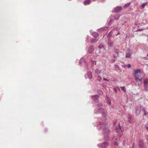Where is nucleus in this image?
Wrapping results in <instances>:
<instances>
[{
	"mask_svg": "<svg viewBox=\"0 0 148 148\" xmlns=\"http://www.w3.org/2000/svg\"><path fill=\"white\" fill-rule=\"evenodd\" d=\"M103 123L101 121H99V125L97 126V128L99 131L102 130L104 134V140L108 141L110 139L109 134L110 133V130L107 126L105 124L103 125Z\"/></svg>",
	"mask_w": 148,
	"mask_h": 148,
	"instance_id": "1",
	"label": "nucleus"
},
{
	"mask_svg": "<svg viewBox=\"0 0 148 148\" xmlns=\"http://www.w3.org/2000/svg\"><path fill=\"white\" fill-rule=\"evenodd\" d=\"M94 112L96 114L101 113L102 116L105 118L107 116V113L105 112L104 109L102 108H95L94 110Z\"/></svg>",
	"mask_w": 148,
	"mask_h": 148,
	"instance_id": "2",
	"label": "nucleus"
},
{
	"mask_svg": "<svg viewBox=\"0 0 148 148\" xmlns=\"http://www.w3.org/2000/svg\"><path fill=\"white\" fill-rule=\"evenodd\" d=\"M134 75L136 81H139L141 82L142 80V79H139V77H140L141 75L140 71L138 69L135 70Z\"/></svg>",
	"mask_w": 148,
	"mask_h": 148,
	"instance_id": "3",
	"label": "nucleus"
},
{
	"mask_svg": "<svg viewBox=\"0 0 148 148\" xmlns=\"http://www.w3.org/2000/svg\"><path fill=\"white\" fill-rule=\"evenodd\" d=\"M119 15L116 14L115 15H111L109 17L110 21L108 23V25H110L113 22V21L114 20H118L119 19Z\"/></svg>",
	"mask_w": 148,
	"mask_h": 148,
	"instance_id": "4",
	"label": "nucleus"
},
{
	"mask_svg": "<svg viewBox=\"0 0 148 148\" xmlns=\"http://www.w3.org/2000/svg\"><path fill=\"white\" fill-rule=\"evenodd\" d=\"M109 145V143L108 141H105L102 143L98 144V146L99 148H106Z\"/></svg>",
	"mask_w": 148,
	"mask_h": 148,
	"instance_id": "5",
	"label": "nucleus"
},
{
	"mask_svg": "<svg viewBox=\"0 0 148 148\" xmlns=\"http://www.w3.org/2000/svg\"><path fill=\"white\" fill-rule=\"evenodd\" d=\"M143 86L145 90L148 91V79L145 78L144 79Z\"/></svg>",
	"mask_w": 148,
	"mask_h": 148,
	"instance_id": "6",
	"label": "nucleus"
},
{
	"mask_svg": "<svg viewBox=\"0 0 148 148\" xmlns=\"http://www.w3.org/2000/svg\"><path fill=\"white\" fill-rule=\"evenodd\" d=\"M99 96L97 95L91 96V98L92 100L96 103H97L98 102Z\"/></svg>",
	"mask_w": 148,
	"mask_h": 148,
	"instance_id": "7",
	"label": "nucleus"
},
{
	"mask_svg": "<svg viewBox=\"0 0 148 148\" xmlns=\"http://www.w3.org/2000/svg\"><path fill=\"white\" fill-rule=\"evenodd\" d=\"M141 107H137L136 108V113L137 116H138L140 113Z\"/></svg>",
	"mask_w": 148,
	"mask_h": 148,
	"instance_id": "8",
	"label": "nucleus"
},
{
	"mask_svg": "<svg viewBox=\"0 0 148 148\" xmlns=\"http://www.w3.org/2000/svg\"><path fill=\"white\" fill-rule=\"evenodd\" d=\"M139 148H144V143L143 141L141 140L139 141Z\"/></svg>",
	"mask_w": 148,
	"mask_h": 148,
	"instance_id": "9",
	"label": "nucleus"
},
{
	"mask_svg": "<svg viewBox=\"0 0 148 148\" xmlns=\"http://www.w3.org/2000/svg\"><path fill=\"white\" fill-rule=\"evenodd\" d=\"M94 51V46L91 45L90 46L88 50V52L90 53H91L93 52Z\"/></svg>",
	"mask_w": 148,
	"mask_h": 148,
	"instance_id": "10",
	"label": "nucleus"
},
{
	"mask_svg": "<svg viewBox=\"0 0 148 148\" xmlns=\"http://www.w3.org/2000/svg\"><path fill=\"white\" fill-rule=\"evenodd\" d=\"M122 9V8L121 6H118L115 8V12H118L120 11Z\"/></svg>",
	"mask_w": 148,
	"mask_h": 148,
	"instance_id": "11",
	"label": "nucleus"
},
{
	"mask_svg": "<svg viewBox=\"0 0 148 148\" xmlns=\"http://www.w3.org/2000/svg\"><path fill=\"white\" fill-rule=\"evenodd\" d=\"M114 42H112L110 40H109L108 42V46L109 48H111L113 45Z\"/></svg>",
	"mask_w": 148,
	"mask_h": 148,
	"instance_id": "12",
	"label": "nucleus"
},
{
	"mask_svg": "<svg viewBox=\"0 0 148 148\" xmlns=\"http://www.w3.org/2000/svg\"><path fill=\"white\" fill-rule=\"evenodd\" d=\"M142 111L144 113L143 116H145L148 118V112H147L144 108H143Z\"/></svg>",
	"mask_w": 148,
	"mask_h": 148,
	"instance_id": "13",
	"label": "nucleus"
},
{
	"mask_svg": "<svg viewBox=\"0 0 148 148\" xmlns=\"http://www.w3.org/2000/svg\"><path fill=\"white\" fill-rule=\"evenodd\" d=\"M119 127H116V132L118 133L119 132L121 131H122L121 130V128L120 126V124L119 123Z\"/></svg>",
	"mask_w": 148,
	"mask_h": 148,
	"instance_id": "14",
	"label": "nucleus"
},
{
	"mask_svg": "<svg viewBox=\"0 0 148 148\" xmlns=\"http://www.w3.org/2000/svg\"><path fill=\"white\" fill-rule=\"evenodd\" d=\"M99 68H97L96 69L95 71V73H96V74L99 73L100 74H101V72H103L102 70H100L99 71Z\"/></svg>",
	"mask_w": 148,
	"mask_h": 148,
	"instance_id": "15",
	"label": "nucleus"
},
{
	"mask_svg": "<svg viewBox=\"0 0 148 148\" xmlns=\"http://www.w3.org/2000/svg\"><path fill=\"white\" fill-rule=\"evenodd\" d=\"M91 62H92L91 63V67L92 68V69H93V67H94V66L96 65V61H95L91 60Z\"/></svg>",
	"mask_w": 148,
	"mask_h": 148,
	"instance_id": "16",
	"label": "nucleus"
},
{
	"mask_svg": "<svg viewBox=\"0 0 148 148\" xmlns=\"http://www.w3.org/2000/svg\"><path fill=\"white\" fill-rule=\"evenodd\" d=\"M87 75L88 78L89 79H91L92 78V75L91 72L90 71L88 72Z\"/></svg>",
	"mask_w": 148,
	"mask_h": 148,
	"instance_id": "17",
	"label": "nucleus"
},
{
	"mask_svg": "<svg viewBox=\"0 0 148 148\" xmlns=\"http://www.w3.org/2000/svg\"><path fill=\"white\" fill-rule=\"evenodd\" d=\"M91 3V1L90 0H86L84 2V4L85 5L89 4Z\"/></svg>",
	"mask_w": 148,
	"mask_h": 148,
	"instance_id": "18",
	"label": "nucleus"
},
{
	"mask_svg": "<svg viewBox=\"0 0 148 148\" xmlns=\"http://www.w3.org/2000/svg\"><path fill=\"white\" fill-rule=\"evenodd\" d=\"M98 40V39L96 38L95 39H92L91 40V42L92 43H96Z\"/></svg>",
	"mask_w": 148,
	"mask_h": 148,
	"instance_id": "19",
	"label": "nucleus"
},
{
	"mask_svg": "<svg viewBox=\"0 0 148 148\" xmlns=\"http://www.w3.org/2000/svg\"><path fill=\"white\" fill-rule=\"evenodd\" d=\"M92 35L95 38H97V37H98V34L95 32H94L93 33H92Z\"/></svg>",
	"mask_w": 148,
	"mask_h": 148,
	"instance_id": "20",
	"label": "nucleus"
},
{
	"mask_svg": "<svg viewBox=\"0 0 148 148\" xmlns=\"http://www.w3.org/2000/svg\"><path fill=\"white\" fill-rule=\"evenodd\" d=\"M103 106V105L101 103H97L96 104V108H101V107H102Z\"/></svg>",
	"mask_w": 148,
	"mask_h": 148,
	"instance_id": "21",
	"label": "nucleus"
},
{
	"mask_svg": "<svg viewBox=\"0 0 148 148\" xmlns=\"http://www.w3.org/2000/svg\"><path fill=\"white\" fill-rule=\"evenodd\" d=\"M147 2L142 3L141 5V8L142 9H144L145 8V6L147 5Z\"/></svg>",
	"mask_w": 148,
	"mask_h": 148,
	"instance_id": "22",
	"label": "nucleus"
},
{
	"mask_svg": "<svg viewBox=\"0 0 148 148\" xmlns=\"http://www.w3.org/2000/svg\"><path fill=\"white\" fill-rule=\"evenodd\" d=\"M79 63L80 64H85V60L84 59H81L79 60Z\"/></svg>",
	"mask_w": 148,
	"mask_h": 148,
	"instance_id": "23",
	"label": "nucleus"
},
{
	"mask_svg": "<svg viewBox=\"0 0 148 148\" xmlns=\"http://www.w3.org/2000/svg\"><path fill=\"white\" fill-rule=\"evenodd\" d=\"M131 54L130 53H127L126 54V57L127 58H129L131 56Z\"/></svg>",
	"mask_w": 148,
	"mask_h": 148,
	"instance_id": "24",
	"label": "nucleus"
},
{
	"mask_svg": "<svg viewBox=\"0 0 148 148\" xmlns=\"http://www.w3.org/2000/svg\"><path fill=\"white\" fill-rule=\"evenodd\" d=\"M130 3H128L127 4H125L124 6V7L125 8H126L128 7L130 5Z\"/></svg>",
	"mask_w": 148,
	"mask_h": 148,
	"instance_id": "25",
	"label": "nucleus"
},
{
	"mask_svg": "<svg viewBox=\"0 0 148 148\" xmlns=\"http://www.w3.org/2000/svg\"><path fill=\"white\" fill-rule=\"evenodd\" d=\"M114 52L116 53V54H118V55L119 54V50L118 49H116L115 48H114Z\"/></svg>",
	"mask_w": 148,
	"mask_h": 148,
	"instance_id": "26",
	"label": "nucleus"
},
{
	"mask_svg": "<svg viewBox=\"0 0 148 148\" xmlns=\"http://www.w3.org/2000/svg\"><path fill=\"white\" fill-rule=\"evenodd\" d=\"M104 47V46L102 44H100L98 46V48L100 49L102 48H103Z\"/></svg>",
	"mask_w": 148,
	"mask_h": 148,
	"instance_id": "27",
	"label": "nucleus"
},
{
	"mask_svg": "<svg viewBox=\"0 0 148 148\" xmlns=\"http://www.w3.org/2000/svg\"><path fill=\"white\" fill-rule=\"evenodd\" d=\"M121 90L125 92L126 91L125 88L124 87H121Z\"/></svg>",
	"mask_w": 148,
	"mask_h": 148,
	"instance_id": "28",
	"label": "nucleus"
},
{
	"mask_svg": "<svg viewBox=\"0 0 148 148\" xmlns=\"http://www.w3.org/2000/svg\"><path fill=\"white\" fill-rule=\"evenodd\" d=\"M112 139L113 140H118V139L115 136H113Z\"/></svg>",
	"mask_w": 148,
	"mask_h": 148,
	"instance_id": "29",
	"label": "nucleus"
},
{
	"mask_svg": "<svg viewBox=\"0 0 148 148\" xmlns=\"http://www.w3.org/2000/svg\"><path fill=\"white\" fill-rule=\"evenodd\" d=\"M127 121L129 122H131V116L130 115H129V116L128 118Z\"/></svg>",
	"mask_w": 148,
	"mask_h": 148,
	"instance_id": "30",
	"label": "nucleus"
},
{
	"mask_svg": "<svg viewBox=\"0 0 148 148\" xmlns=\"http://www.w3.org/2000/svg\"><path fill=\"white\" fill-rule=\"evenodd\" d=\"M101 76H100L99 75L98 76V77H97V80L100 81L101 80Z\"/></svg>",
	"mask_w": 148,
	"mask_h": 148,
	"instance_id": "31",
	"label": "nucleus"
},
{
	"mask_svg": "<svg viewBox=\"0 0 148 148\" xmlns=\"http://www.w3.org/2000/svg\"><path fill=\"white\" fill-rule=\"evenodd\" d=\"M108 104H109L110 105L111 104V101L110 99H108Z\"/></svg>",
	"mask_w": 148,
	"mask_h": 148,
	"instance_id": "32",
	"label": "nucleus"
},
{
	"mask_svg": "<svg viewBox=\"0 0 148 148\" xmlns=\"http://www.w3.org/2000/svg\"><path fill=\"white\" fill-rule=\"evenodd\" d=\"M114 144L115 146H118V143L116 141H114Z\"/></svg>",
	"mask_w": 148,
	"mask_h": 148,
	"instance_id": "33",
	"label": "nucleus"
},
{
	"mask_svg": "<svg viewBox=\"0 0 148 148\" xmlns=\"http://www.w3.org/2000/svg\"><path fill=\"white\" fill-rule=\"evenodd\" d=\"M143 29L142 28L141 29H137L136 31H140L143 30Z\"/></svg>",
	"mask_w": 148,
	"mask_h": 148,
	"instance_id": "34",
	"label": "nucleus"
},
{
	"mask_svg": "<svg viewBox=\"0 0 148 148\" xmlns=\"http://www.w3.org/2000/svg\"><path fill=\"white\" fill-rule=\"evenodd\" d=\"M99 29H100L101 31H103L104 30H105V29H104V28H101Z\"/></svg>",
	"mask_w": 148,
	"mask_h": 148,
	"instance_id": "35",
	"label": "nucleus"
},
{
	"mask_svg": "<svg viewBox=\"0 0 148 148\" xmlns=\"http://www.w3.org/2000/svg\"><path fill=\"white\" fill-rule=\"evenodd\" d=\"M113 89H114V91L116 93V92H117L116 88H114Z\"/></svg>",
	"mask_w": 148,
	"mask_h": 148,
	"instance_id": "36",
	"label": "nucleus"
},
{
	"mask_svg": "<svg viewBox=\"0 0 148 148\" xmlns=\"http://www.w3.org/2000/svg\"><path fill=\"white\" fill-rule=\"evenodd\" d=\"M131 67V64H129L127 65V67L128 68H129Z\"/></svg>",
	"mask_w": 148,
	"mask_h": 148,
	"instance_id": "37",
	"label": "nucleus"
},
{
	"mask_svg": "<svg viewBox=\"0 0 148 148\" xmlns=\"http://www.w3.org/2000/svg\"><path fill=\"white\" fill-rule=\"evenodd\" d=\"M103 80H104V81H108L109 80H108L107 79H106V78H104L103 79Z\"/></svg>",
	"mask_w": 148,
	"mask_h": 148,
	"instance_id": "38",
	"label": "nucleus"
},
{
	"mask_svg": "<svg viewBox=\"0 0 148 148\" xmlns=\"http://www.w3.org/2000/svg\"><path fill=\"white\" fill-rule=\"evenodd\" d=\"M113 56L114 59H116L117 58V57L115 55H113Z\"/></svg>",
	"mask_w": 148,
	"mask_h": 148,
	"instance_id": "39",
	"label": "nucleus"
},
{
	"mask_svg": "<svg viewBox=\"0 0 148 148\" xmlns=\"http://www.w3.org/2000/svg\"><path fill=\"white\" fill-rule=\"evenodd\" d=\"M134 143L133 144V145L132 146V147H131V148H134Z\"/></svg>",
	"mask_w": 148,
	"mask_h": 148,
	"instance_id": "40",
	"label": "nucleus"
},
{
	"mask_svg": "<svg viewBox=\"0 0 148 148\" xmlns=\"http://www.w3.org/2000/svg\"><path fill=\"white\" fill-rule=\"evenodd\" d=\"M85 67L87 69L88 68V65L87 64H85Z\"/></svg>",
	"mask_w": 148,
	"mask_h": 148,
	"instance_id": "41",
	"label": "nucleus"
},
{
	"mask_svg": "<svg viewBox=\"0 0 148 148\" xmlns=\"http://www.w3.org/2000/svg\"><path fill=\"white\" fill-rule=\"evenodd\" d=\"M125 141L124 140H123V145H125Z\"/></svg>",
	"mask_w": 148,
	"mask_h": 148,
	"instance_id": "42",
	"label": "nucleus"
},
{
	"mask_svg": "<svg viewBox=\"0 0 148 148\" xmlns=\"http://www.w3.org/2000/svg\"><path fill=\"white\" fill-rule=\"evenodd\" d=\"M146 130H147V132H148V127H146Z\"/></svg>",
	"mask_w": 148,
	"mask_h": 148,
	"instance_id": "43",
	"label": "nucleus"
},
{
	"mask_svg": "<svg viewBox=\"0 0 148 148\" xmlns=\"http://www.w3.org/2000/svg\"><path fill=\"white\" fill-rule=\"evenodd\" d=\"M120 34L119 32H118V33L116 35V36H117V35H118V34Z\"/></svg>",
	"mask_w": 148,
	"mask_h": 148,
	"instance_id": "44",
	"label": "nucleus"
},
{
	"mask_svg": "<svg viewBox=\"0 0 148 148\" xmlns=\"http://www.w3.org/2000/svg\"><path fill=\"white\" fill-rule=\"evenodd\" d=\"M102 86L104 87V84L102 85Z\"/></svg>",
	"mask_w": 148,
	"mask_h": 148,
	"instance_id": "45",
	"label": "nucleus"
},
{
	"mask_svg": "<svg viewBox=\"0 0 148 148\" xmlns=\"http://www.w3.org/2000/svg\"><path fill=\"white\" fill-rule=\"evenodd\" d=\"M113 123L114 125H115L116 123L115 122H113Z\"/></svg>",
	"mask_w": 148,
	"mask_h": 148,
	"instance_id": "46",
	"label": "nucleus"
},
{
	"mask_svg": "<svg viewBox=\"0 0 148 148\" xmlns=\"http://www.w3.org/2000/svg\"><path fill=\"white\" fill-rule=\"evenodd\" d=\"M147 56H148V54H147Z\"/></svg>",
	"mask_w": 148,
	"mask_h": 148,
	"instance_id": "47",
	"label": "nucleus"
},
{
	"mask_svg": "<svg viewBox=\"0 0 148 148\" xmlns=\"http://www.w3.org/2000/svg\"><path fill=\"white\" fill-rule=\"evenodd\" d=\"M119 91H120V89H119Z\"/></svg>",
	"mask_w": 148,
	"mask_h": 148,
	"instance_id": "48",
	"label": "nucleus"
}]
</instances>
